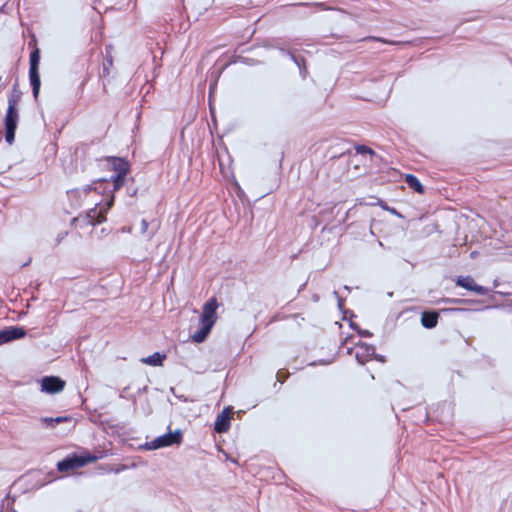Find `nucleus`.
Segmentation results:
<instances>
[{
    "instance_id": "a878e982",
    "label": "nucleus",
    "mask_w": 512,
    "mask_h": 512,
    "mask_svg": "<svg viewBox=\"0 0 512 512\" xmlns=\"http://www.w3.org/2000/svg\"><path fill=\"white\" fill-rule=\"evenodd\" d=\"M71 421H72V417L71 416H57V417H54V424H55V426L60 424V423L71 422Z\"/></svg>"
},
{
    "instance_id": "f704fd0d",
    "label": "nucleus",
    "mask_w": 512,
    "mask_h": 512,
    "mask_svg": "<svg viewBox=\"0 0 512 512\" xmlns=\"http://www.w3.org/2000/svg\"><path fill=\"white\" fill-rule=\"evenodd\" d=\"M350 327L357 332V327H359L356 323L350 321Z\"/></svg>"
},
{
    "instance_id": "aec40b11",
    "label": "nucleus",
    "mask_w": 512,
    "mask_h": 512,
    "mask_svg": "<svg viewBox=\"0 0 512 512\" xmlns=\"http://www.w3.org/2000/svg\"><path fill=\"white\" fill-rule=\"evenodd\" d=\"M112 50H113V46L112 45H108L106 46V62L104 63V67H103V76L106 77V76H109L110 74V68L113 66V57H112Z\"/></svg>"
},
{
    "instance_id": "6ab92c4d",
    "label": "nucleus",
    "mask_w": 512,
    "mask_h": 512,
    "mask_svg": "<svg viewBox=\"0 0 512 512\" xmlns=\"http://www.w3.org/2000/svg\"><path fill=\"white\" fill-rule=\"evenodd\" d=\"M455 284L458 287L464 288L467 291H471L473 288V284L475 283V280L473 277L467 275V276H458L455 280Z\"/></svg>"
},
{
    "instance_id": "79ce46f5",
    "label": "nucleus",
    "mask_w": 512,
    "mask_h": 512,
    "mask_svg": "<svg viewBox=\"0 0 512 512\" xmlns=\"http://www.w3.org/2000/svg\"><path fill=\"white\" fill-rule=\"evenodd\" d=\"M147 226V222L144 220L143 221V227H146Z\"/></svg>"
},
{
    "instance_id": "ddd939ff",
    "label": "nucleus",
    "mask_w": 512,
    "mask_h": 512,
    "mask_svg": "<svg viewBox=\"0 0 512 512\" xmlns=\"http://www.w3.org/2000/svg\"><path fill=\"white\" fill-rule=\"evenodd\" d=\"M29 80L32 87L33 97L37 101L41 87L39 69L29 70Z\"/></svg>"
},
{
    "instance_id": "412c9836",
    "label": "nucleus",
    "mask_w": 512,
    "mask_h": 512,
    "mask_svg": "<svg viewBox=\"0 0 512 512\" xmlns=\"http://www.w3.org/2000/svg\"><path fill=\"white\" fill-rule=\"evenodd\" d=\"M356 155L360 154L362 156L368 155L370 159L375 156L374 150H372L370 147L365 145H356L355 146Z\"/></svg>"
},
{
    "instance_id": "393cba45",
    "label": "nucleus",
    "mask_w": 512,
    "mask_h": 512,
    "mask_svg": "<svg viewBox=\"0 0 512 512\" xmlns=\"http://www.w3.org/2000/svg\"><path fill=\"white\" fill-rule=\"evenodd\" d=\"M41 422L43 423V425H44L46 428H54V427H55V424H54V418H53V417H44V418H41Z\"/></svg>"
},
{
    "instance_id": "0eeeda50",
    "label": "nucleus",
    "mask_w": 512,
    "mask_h": 512,
    "mask_svg": "<svg viewBox=\"0 0 512 512\" xmlns=\"http://www.w3.org/2000/svg\"><path fill=\"white\" fill-rule=\"evenodd\" d=\"M18 112L17 110L7 109L5 124V140L8 144H12L15 139V131L17 128Z\"/></svg>"
},
{
    "instance_id": "72a5a7b5",
    "label": "nucleus",
    "mask_w": 512,
    "mask_h": 512,
    "mask_svg": "<svg viewBox=\"0 0 512 512\" xmlns=\"http://www.w3.org/2000/svg\"><path fill=\"white\" fill-rule=\"evenodd\" d=\"M445 311L460 312V311H464V309H461V308H451V309H446Z\"/></svg>"
},
{
    "instance_id": "f03ea898",
    "label": "nucleus",
    "mask_w": 512,
    "mask_h": 512,
    "mask_svg": "<svg viewBox=\"0 0 512 512\" xmlns=\"http://www.w3.org/2000/svg\"><path fill=\"white\" fill-rule=\"evenodd\" d=\"M114 200L115 197L113 195H108L104 206H101L99 209L91 208L86 213L79 214L77 217L72 219V228L76 232H79L80 230H88L97 224L105 222L107 220L106 214L114 205Z\"/></svg>"
},
{
    "instance_id": "39448f33",
    "label": "nucleus",
    "mask_w": 512,
    "mask_h": 512,
    "mask_svg": "<svg viewBox=\"0 0 512 512\" xmlns=\"http://www.w3.org/2000/svg\"><path fill=\"white\" fill-rule=\"evenodd\" d=\"M355 339L354 336H350L345 338V340L342 342V346L338 347V350L336 353L340 351L341 348L345 347L347 343H352V347L346 348L347 354H352L353 351H355V358L357 362L361 365L368 362L370 359H372V356L375 353V347L373 345H369L367 343L362 342L360 339L357 342H353Z\"/></svg>"
},
{
    "instance_id": "9b49d317",
    "label": "nucleus",
    "mask_w": 512,
    "mask_h": 512,
    "mask_svg": "<svg viewBox=\"0 0 512 512\" xmlns=\"http://www.w3.org/2000/svg\"><path fill=\"white\" fill-rule=\"evenodd\" d=\"M230 411L225 408L220 414H218L214 422V431L217 433H225L229 430L231 425Z\"/></svg>"
},
{
    "instance_id": "f3484780",
    "label": "nucleus",
    "mask_w": 512,
    "mask_h": 512,
    "mask_svg": "<svg viewBox=\"0 0 512 512\" xmlns=\"http://www.w3.org/2000/svg\"><path fill=\"white\" fill-rule=\"evenodd\" d=\"M212 327L209 324H202L201 328L198 329L191 337L196 343H202L208 337Z\"/></svg>"
},
{
    "instance_id": "4be33fe9",
    "label": "nucleus",
    "mask_w": 512,
    "mask_h": 512,
    "mask_svg": "<svg viewBox=\"0 0 512 512\" xmlns=\"http://www.w3.org/2000/svg\"><path fill=\"white\" fill-rule=\"evenodd\" d=\"M362 40L363 41L381 42V43L389 44V45H398V44H400V42H398V41H392V40H388V39H385V38H382V37H377V36H367V37L363 38Z\"/></svg>"
},
{
    "instance_id": "9d476101",
    "label": "nucleus",
    "mask_w": 512,
    "mask_h": 512,
    "mask_svg": "<svg viewBox=\"0 0 512 512\" xmlns=\"http://www.w3.org/2000/svg\"><path fill=\"white\" fill-rule=\"evenodd\" d=\"M26 336V330L19 326H9L0 330V345L22 339Z\"/></svg>"
},
{
    "instance_id": "2f4dec72",
    "label": "nucleus",
    "mask_w": 512,
    "mask_h": 512,
    "mask_svg": "<svg viewBox=\"0 0 512 512\" xmlns=\"http://www.w3.org/2000/svg\"><path fill=\"white\" fill-rule=\"evenodd\" d=\"M333 360H334V357L327 358V359L322 358L321 363H322V365H327V364L332 363V362H333Z\"/></svg>"
},
{
    "instance_id": "c9c22d12",
    "label": "nucleus",
    "mask_w": 512,
    "mask_h": 512,
    "mask_svg": "<svg viewBox=\"0 0 512 512\" xmlns=\"http://www.w3.org/2000/svg\"><path fill=\"white\" fill-rule=\"evenodd\" d=\"M493 286H494L495 288L500 286V281H499V279H497V278H496V279L493 281Z\"/></svg>"
},
{
    "instance_id": "b1692460",
    "label": "nucleus",
    "mask_w": 512,
    "mask_h": 512,
    "mask_svg": "<svg viewBox=\"0 0 512 512\" xmlns=\"http://www.w3.org/2000/svg\"><path fill=\"white\" fill-rule=\"evenodd\" d=\"M491 290L485 286L479 285L476 282L473 284V288L470 292H474L477 295H487Z\"/></svg>"
},
{
    "instance_id": "f8f14e48",
    "label": "nucleus",
    "mask_w": 512,
    "mask_h": 512,
    "mask_svg": "<svg viewBox=\"0 0 512 512\" xmlns=\"http://www.w3.org/2000/svg\"><path fill=\"white\" fill-rule=\"evenodd\" d=\"M439 312L436 310H425L421 314V324L426 329H433L437 326Z\"/></svg>"
},
{
    "instance_id": "bb28decb",
    "label": "nucleus",
    "mask_w": 512,
    "mask_h": 512,
    "mask_svg": "<svg viewBox=\"0 0 512 512\" xmlns=\"http://www.w3.org/2000/svg\"><path fill=\"white\" fill-rule=\"evenodd\" d=\"M357 334L360 336V337H365V338H369V337H372L373 336V333L367 329H362L360 327H357Z\"/></svg>"
},
{
    "instance_id": "e433bc0d",
    "label": "nucleus",
    "mask_w": 512,
    "mask_h": 512,
    "mask_svg": "<svg viewBox=\"0 0 512 512\" xmlns=\"http://www.w3.org/2000/svg\"><path fill=\"white\" fill-rule=\"evenodd\" d=\"M147 391V386H144L143 388L138 389V394Z\"/></svg>"
},
{
    "instance_id": "4c0bfd02",
    "label": "nucleus",
    "mask_w": 512,
    "mask_h": 512,
    "mask_svg": "<svg viewBox=\"0 0 512 512\" xmlns=\"http://www.w3.org/2000/svg\"><path fill=\"white\" fill-rule=\"evenodd\" d=\"M313 300H314L315 302H317V301H318V295H317V294H314V295H313Z\"/></svg>"
},
{
    "instance_id": "423d86ee",
    "label": "nucleus",
    "mask_w": 512,
    "mask_h": 512,
    "mask_svg": "<svg viewBox=\"0 0 512 512\" xmlns=\"http://www.w3.org/2000/svg\"><path fill=\"white\" fill-rule=\"evenodd\" d=\"M183 441V433L180 429L174 432H168L156 437L154 440L145 443L147 450H156L163 447L180 445Z\"/></svg>"
},
{
    "instance_id": "473e14b6",
    "label": "nucleus",
    "mask_w": 512,
    "mask_h": 512,
    "mask_svg": "<svg viewBox=\"0 0 512 512\" xmlns=\"http://www.w3.org/2000/svg\"><path fill=\"white\" fill-rule=\"evenodd\" d=\"M30 263H31V258H29V259H28V261H26V262H24V263L19 264V267H20V268L27 267V266H29V265H30Z\"/></svg>"
},
{
    "instance_id": "2eb2a0df",
    "label": "nucleus",
    "mask_w": 512,
    "mask_h": 512,
    "mask_svg": "<svg viewBox=\"0 0 512 512\" xmlns=\"http://www.w3.org/2000/svg\"><path fill=\"white\" fill-rule=\"evenodd\" d=\"M166 359V354L160 352H154L152 355H149L145 358L141 359V362L150 366H162L164 360Z\"/></svg>"
},
{
    "instance_id": "a211bd4d",
    "label": "nucleus",
    "mask_w": 512,
    "mask_h": 512,
    "mask_svg": "<svg viewBox=\"0 0 512 512\" xmlns=\"http://www.w3.org/2000/svg\"><path fill=\"white\" fill-rule=\"evenodd\" d=\"M21 99V91L18 89V84L15 83L12 89V93L8 99V108L13 110H17V105Z\"/></svg>"
},
{
    "instance_id": "dca6fc26",
    "label": "nucleus",
    "mask_w": 512,
    "mask_h": 512,
    "mask_svg": "<svg viewBox=\"0 0 512 512\" xmlns=\"http://www.w3.org/2000/svg\"><path fill=\"white\" fill-rule=\"evenodd\" d=\"M404 179H405V182L408 184V186L411 189H413L415 192H417L418 194H421V195H423L425 193L424 186L421 184V182L415 175L406 174Z\"/></svg>"
},
{
    "instance_id": "ea45409f",
    "label": "nucleus",
    "mask_w": 512,
    "mask_h": 512,
    "mask_svg": "<svg viewBox=\"0 0 512 512\" xmlns=\"http://www.w3.org/2000/svg\"><path fill=\"white\" fill-rule=\"evenodd\" d=\"M277 379L280 381V372H277Z\"/></svg>"
},
{
    "instance_id": "1a4fd4ad",
    "label": "nucleus",
    "mask_w": 512,
    "mask_h": 512,
    "mask_svg": "<svg viewBox=\"0 0 512 512\" xmlns=\"http://www.w3.org/2000/svg\"><path fill=\"white\" fill-rule=\"evenodd\" d=\"M65 387V381L58 376H45L41 380V391L48 394L61 392Z\"/></svg>"
},
{
    "instance_id": "6e6552de",
    "label": "nucleus",
    "mask_w": 512,
    "mask_h": 512,
    "mask_svg": "<svg viewBox=\"0 0 512 512\" xmlns=\"http://www.w3.org/2000/svg\"><path fill=\"white\" fill-rule=\"evenodd\" d=\"M217 308L218 302L216 298L209 299L203 306V311L200 316L201 324H209L211 327H213L217 319Z\"/></svg>"
},
{
    "instance_id": "a19ab883",
    "label": "nucleus",
    "mask_w": 512,
    "mask_h": 512,
    "mask_svg": "<svg viewBox=\"0 0 512 512\" xmlns=\"http://www.w3.org/2000/svg\"><path fill=\"white\" fill-rule=\"evenodd\" d=\"M132 401H133V403H136V397L135 396L132 397Z\"/></svg>"
},
{
    "instance_id": "5701e85b",
    "label": "nucleus",
    "mask_w": 512,
    "mask_h": 512,
    "mask_svg": "<svg viewBox=\"0 0 512 512\" xmlns=\"http://www.w3.org/2000/svg\"><path fill=\"white\" fill-rule=\"evenodd\" d=\"M442 301L446 304H453V305L474 303L473 300L465 299V298H443Z\"/></svg>"
},
{
    "instance_id": "20e7f679",
    "label": "nucleus",
    "mask_w": 512,
    "mask_h": 512,
    "mask_svg": "<svg viewBox=\"0 0 512 512\" xmlns=\"http://www.w3.org/2000/svg\"><path fill=\"white\" fill-rule=\"evenodd\" d=\"M109 162L112 164V169L115 172V175L112 176L111 180H108L111 192H107V196H114V193L121 189L125 184L126 176L130 170V165L128 161L118 157H110Z\"/></svg>"
},
{
    "instance_id": "37998d69",
    "label": "nucleus",
    "mask_w": 512,
    "mask_h": 512,
    "mask_svg": "<svg viewBox=\"0 0 512 512\" xmlns=\"http://www.w3.org/2000/svg\"><path fill=\"white\" fill-rule=\"evenodd\" d=\"M425 419H428V412L425 411Z\"/></svg>"
},
{
    "instance_id": "58836bf2",
    "label": "nucleus",
    "mask_w": 512,
    "mask_h": 512,
    "mask_svg": "<svg viewBox=\"0 0 512 512\" xmlns=\"http://www.w3.org/2000/svg\"><path fill=\"white\" fill-rule=\"evenodd\" d=\"M344 289L347 290L348 292L351 291V288L349 286H347V285L344 286Z\"/></svg>"
},
{
    "instance_id": "c756f323",
    "label": "nucleus",
    "mask_w": 512,
    "mask_h": 512,
    "mask_svg": "<svg viewBox=\"0 0 512 512\" xmlns=\"http://www.w3.org/2000/svg\"><path fill=\"white\" fill-rule=\"evenodd\" d=\"M495 293L501 296H511L512 290L504 288L502 290L495 291Z\"/></svg>"
},
{
    "instance_id": "7ed1b4c3",
    "label": "nucleus",
    "mask_w": 512,
    "mask_h": 512,
    "mask_svg": "<svg viewBox=\"0 0 512 512\" xmlns=\"http://www.w3.org/2000/svg\"><path fill=\"white\" fill-rule=\"evenodd\" d=\"M98 457L91 454L89 451H83L80 453L73 452L60 460L56 467L59 472H69L78 468H82L85 465L95 462Z\"/></svg>"
},
{
    "instance_id": "7c9ffc66",
    "label": "nucleus",
    "mask_w": 512,
    "mask_h": 512,
    "mask_svg": "<svg viewBox=\"0 0 512 512\" xmlns=\"http://www.w3.org/2000/svg\"><path fill=\"white\" fill-rule=\"evenodd\" d=\"M372 358H374L375 360H377L379 362H385V356H383L381 354H376V352L374 353Z\"/></svg>"
},
{
    "instance_id": "c03bdc74",
    "label": "nucleus",
    "mask_w": 512,
    "mask_h": 512,
    "mask_svg": "<svg viewBox=\"0 0 512 512\" xmlns=\"http://www.w3.org/2000/svg\"><path fill=\"white\" fill-rule=\"evenodd\" d=\"M470 256H476V252H475V251H474V252H472V253L470 254Z\"/></svg>"
},
{
    "instance_id": "4468645a",
    "label": "nucleus",
    "mask_w": 512,
    "mask_h": 512,
    "mask_svg": "<svg viewBox=\"0 0 512 512\" xmlns=\"http://www.w3.org/2000/svg\"><path fill=\"white\" fill-rule=\"evenodd\" d=\"M29 46H33L34 49L30 54L29 59V70L39 69L40 62V50L37 47V39L33 36L32 40L29 42Z\"/></svg>"
},
{
    "instance_id": "f257e3e1",
    "label": "nucleus",
    "mask_w": 512,
    "mask_h": 512,
    "mask_svg": "<svg viewBox=\"0 0 512 512\" xmlns=\"http://www.w3.org/2000/svg\"><path fill=\"white\" fill-rule=\"evenodd\" d=\"M106 192L110 191V183L108 179H99L91 186L83 188H74L67 191V196L70 202V206L73 208H79L86 204H93V208L99 209L104 206L107 200Z\"/></svg>"
},
{
    "instance_id": "c85d7f7f",
    "label": "nucleus",
    "mask_w": 512,
    "mask_h": 512,
    "mask_svg": "<svg viewBox=\"0 0 512 512\" xmlns=\"http://www.w3.org/2000/svg\"><path fill=\"white\" fill-rule=\"evenodd\" d=\"M333 294L335 295V297L337 298V304H338V308L343 311V307H344V303H345V300L339 296L338 292L337 291H333Z\"/></svg>"
},
{
    "instance_id": "cd10ccee",
    "label": "nucleus",
    "mask_w": 512,
    "mask_h": 512,
    "mask_svg": "<svg viewBox=\"0 0 512 512\" xmlns=\"http://www.w3.org/2000/svg\"><path fill=\"white\" fill-rule=\"evenodd\" d=\"M345 153H346V150H345V149H343V148H340V149H338L337 151H333V152H331V153H330V155H329V157H330L331 159H333V158H338V157L343 156Z\"/></svg>"
}]
</instances>
